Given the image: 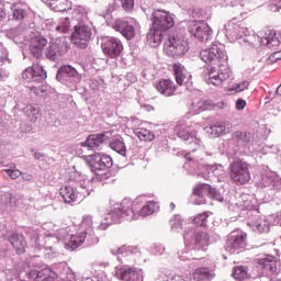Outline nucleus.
<instances>
[{"label": "nucleus", "mask_w": 281, "mask_h": 281, "mask_svg": "<svg viewBox=\"0 0 281 281\" xmlns=\"http://www.w3.org/2000/svg\"><path fill=\"white\" fill-rule=\"evenodd\" d=\"M200 58L206 65H218L220 67L218 71L215 67H211L207 70V85L221 87L225 80H229V78H232V70L227 64V53L221 49L218 45L213 44L211 47L202 49L200 52Z\"/></svg>", "instance_id": "1"}, {"label": "nucleus", "mask_w": 281, "mask_h": 281, "mask_svg": "<svg viewBox=\"0 0 281 281\" xmlns=\"http://www.w3.org/2000/svg\"><path fill=\"white\" fill-rule=\"evenodd\" d=\"M55 236L57 240H65L66 249H78L80 245H95L98 243V236L93 231V217L91 215H85L77 229V233L69 235V227L59 228L56 231Z\"/></svg>", "instance_id": "2"}, {"label": "nucleus", "mask_w": 281, "mask_h": 281, "mask_svg": "<svg viewBox=\"0 0 281 281\" xmlns=\"http://www.w3.org/2000/svg\"><path fill=\"white\" fill-rule=\"evenodd\" d=\"M153 27L147 33V43L150 47H159L166 32L175 27L173 15L162 9L155 10L151 13Z\"/></svg>", "instance_id": "3"}, {"label": "nucleus", "mask_w": 281, "mask_h": 281, "mask_svg": "<svg viewBox=\"0 0 281 281\" xmlns=\"http://www.w3.org/2000/svg\"><path fill=\"white\" fill-rule=\"evenodd\" d=\"M184 159L190 162L192 168L199 170V175H201L203 179H209V175H214L217 177L218 181H225L226 175L223 165H206L203 161V151L200 155H196V149H192L184 155Z\"/></svg>", "instance_id": "4"}, {"label": "nucleus", "mask_w": 281, "mask_h": 281, "mask_svg": "<svg viewBox=\"0 0 281 281\" xmlns=\"http://www.w3.org/2000/svg\"><path fill=\"white\" fill-rule=\"evenodd\" d=\"M142 199L143 198H136L134 202L125 199L121 203H115L113 206H110L105 221H110V223H121L122 218L133 221L135 210H137V204L142 203Z\"/></svg>", "instance_id": "5"}, {"label": "nucleus", "mask_w": 281, "mask_h": 281, "mask_svg": "<svg viewBox=\"0 0 281 281\" xmlns=\"http://www.w3.org/2000/svg\"><path fill=\"white\" fill-rule=\"evenodd\" d=\"M91 192H93V189L87 187L86 180H80L76 188L72 186H64L59 190V194L67 205H76V203H80V201L86 199V196H89Z\"/></svg>", "instance_id": "6"}, {"label": "nucleus", "mask_w": 281, "mask_h": 281, "mask_svg": "<svg viewBox=\"0 0 281 281\" xmlns=\"http://www.w3.org/2000/svg\"><path fill=\"white\" fill-rule=\"evenodd\" d=\"M228 175L231 181L235 186H245L251 180V173L249 172V162L237 158L228 166Z\"/></svg>", "instance_id": "7"}, {"label": "nucleus", "mask_w": 281, "mask_h": 281, "mask_svg": "<svg viewBox=\"0 0 281 281\" xmlns=\"http://www.w3.org/2000/svg\"><path fill=\"white\" fill-rule=\"evenodd\" d=\"M160 278L162 281H210L214 278V271L210 268H199L193 272V274H190L189 277H181L172 273L170 270H166Z\"/></svg>", "instance_id": "8"}, {"label": "nucleus", "mask_w": 281, "mask_h": 281, "mask_svg": "<svg viewBox=\"0 0 281 281\" xmlns=\"http://www.w3.org/2000/svg\"><path fill=\"white\" fill-rule=\"evenodd\" d=\"M190 49L188 41L179 37V35H169L164 46V52L170 58H183Z\"/></svg>", "instance_id": "9"}, {"label": "nucleus", "mask_w": 281, "mask_h": 281, "mask_svg": "<svg viewBox=\"0 0 281 281\" xmlns=\"http://www.w3.org/2000/svg\"><path fill=\"white\" fill-rule=\"evenodd\" d=\"M183 238L186 247H192L194 251H205L210 247V234L205 232H186Z\"/></svg>", "instance_id": "10"}, {"label": "nucleus", "mask_w": 281, "mask_h": 281, "mask_svg": "<svg viewBox=\"0 0 281 281\" xmlns=\"http://www.w3.org/2000/svg\"><path fill=\"white\" fill-rule=\"evenodd\" d=\"M56 78L58 82L66 85L69 89H76L82 80V75L72 66L64 65L58 69Z\"/></svg>", "instance_id": "11"}, {"label": "nucleus", "mask_w": 281, "mask_h": 281, "mask_svg": "<svg viewBox=\"0 0 281 281\" xmlns=\"http://www.w3.org/2000/svg\"><path fill=\"white\" fill-rule=\"evenodd\" d=\"M92 36L93 31L91 30V26L88 24H77L71 33V43L79 49H87Z\"/></svg>", "instance_id": "12"}, {"label": "nucleus", "mask_w": 281, "mask_h": 281, "mask_svg": "<svg viewBox=\"0 0 281 281\" xmlns=\"http://www.w3.org/2000/svg\"><path fill=\"white\" fill-rule=\"evenodd\" d=\"M188 32H190L191 36H194V38H198L201 43L207 44L212 41V29L204 21H190Z\"/></svg>", "instance_id": "13"}, {"label": "nucleus", "mask_w": 281, "mask_h": 281, "mask_svg": "<svg viewBox=\"0 0 281 281\" xmlns=\"http://www.w3.org/2000/svg\"><path fill=\"white\" fill-rule=\"evenodd\" d=\"M67 52H69V40L67 36H61L50 41L45 55L48 60H58Z\"/></svg>", "instance_id": "14"}, {"label": "nucleus", "mask_w": 281, "mask_h": 281, "mask_svg": "<svg viewBox=\"0 0 281 281\" xmlns=\"http://www.w3.org/2000/svg\"><path fill=\"white\" fill-rule=\"evenodd\" d=\"M225 36L232 43L243 38L244 36H251V31L243 25L238 20L233 19L225 26Z\"/></svg>", "instance_id": "15"}, {"label": "nucleus", "mask_w": 281, "mask_h": 281, "mask_svg": "<svg viewBox=\"0 0 281 281\" xmlns=\"http://www.w3.org/2000/svg\"><path fill=\"white\" fill-rule=\"evenodd\" d=\"M225 247L228 254H240L247 247V234L243 231H233L227 237Z\"/></svg>", "instance_id": "16"}, {"label": "nucleus", "mask_w": 281, "mask_h": 281, "mask_svg": "<svg viewBox=\"0 0 281 281\" xmlns=\"http://www.w3.org/2000/svg\"><path fill=\"white\" fill-rule=\"evenodd\" d=\"M46 278L48 281H76V274L72 272H68L67 263H55L53 268L46 267Z\"/></svg>", "instance_id": "17"}, {"label": "nucleus", "mask_w": 281, "mask_h": 281, "mask_svg": "<svg viewBox=\"0 0 281 281\" xmlns=\"http://www.w3.org/2000/svg\"><path fill=\"white\" fill-rule=\"evenodd\" d=\"M175 133L177 137L180 139H183V142H189V144H194V146H198L196 148H193L195 151V155H201L203 153V148H201V138L196 136V131H192L190 127H186L183 125H177L175 127Z\"/></svg>", "instance_id": "18"}, {"label": "nucleus", "mask_w": 281, "mask_h": 281, "mask_svg": "<svg viewBox=\"0 0 281 281\" xmlns=\"http://www.w3.org/2000/svg\"><path fill=\"white\" fill-rule=\"evenodd\" d=\"M137 199H142V202L136 205L137 210L134 211L132 221L139 218V216H142V218H146V216H150V214H155V212L159 210L157 202L146 201V196L144 195L137 196Z\"/></svg>", "instance_id": "19"}, {"label": "nucleus", "mask_w": 281, "mask_h": 281, "mask_svg": "<svg viewBox=\"0 0 281 281\" xmlns=\"http://www.w3.org/2000/svg\"><path fill=\"white\" fill-rule=\"evenodd\" d=\"M101 47L104 56H108V58H119V56L122 55V52H124V45L117 37H109L104 41Z\"/></svg>", "instance_id": "20"}, {"label": "nucleus", "mask_w": 281, "mask_h": 281, "mask_svg": "<svg viewBox=\"0 0 281 281\" xmlns=\"http://www.w3.org/2000/svg\"><path fill=\"white\" fill-rule=\"evenodd\" d=\"M89 166L91 171L98 175V172L108 170L113 166V158L105 154H94L90 156Z\"/></svg>", "instance_id": "21"}, {"label": "nucleus", "mask_w": 281, "mask_h": 281, "mask_svg": "<svg viewBox=\"0 0 281 281\" xmlns=\"http://www.w3.org/2000/svg\"><path fill=\"white\" fill-rule=\"evenodd\" d=\"M115 278L121 281H144V271L124 266L115 269Z\"/></svg>", "instance_id": "22"}, {"label": "nucleus", "mask_w": 281, "mask_h": 281, "mask_svg": "<svg viewBox=\"0 0 281 281\" xmlns=\"http://www.w3.org/2000/svg\"><path fill=\"white\" fill-rule=\"evenodd\" d=\"M22 78L26 80V82H43V80L47 78V71L43 69V66L34 64L23 71Z\"/></svg>", "instance_id": "23"}, {"label": "nucleus", "mask_w": 281, "mask_h": 281, "mask_svg": "<svg viewBox=\"0 0 281 281\" xmlns=\"http://www.w3.org/2000/svg\"><path fill=\"white\" fill-rule=\"evenodd\" d=\"M248 227L256 234H267L269 232V220L266 216L254 215L248 222Z\"/></svg>", "instance_id": "24"}, {"label": "nucleus", "mask_w": 281, "mask_h": 281, "mask_svg": "<svg viewBox=\"0 0 281 281\" xmlns=\"http://www.w3.org/2000/svg\"><path fill=\"white\" fill-rule=\"evenodd\" d=\"M233 142H236L239 148H251V146H256L254 135L249 132H235L233 134Z\"/></svg>", "instance_id": "25"}, {"label": "nucleus", "mask_w": 281, "mask_h": 281, "mask_svg": "<svg viewBox=\"0 0 281 281\" xmlns=\"http://www.w3.org/2000/svg\"><path fill=\"white\" fill-rule=\"evenodd\" d=\"M258 265H260L265 271L270 273H278L281 269L280 261L271 255H267L265 258L257 259Z\"/></svg>", "instance_id": "26"}, {"label": "nucleus", "mask_w": 281, "mask_h": 281, "mask_svg": "<svg viewBox=\"0 0 281 281\" xmlns=\"http://www.w3.org/2000/svg\"><path fill=\"white\" fill-rule=\"evenodd\" d=\"M204 131L209 137H221V135L229 133V124L223 121H217L213 125L206 126Z\"/></svg>", "instance_id": "27"}, {"label": "nucleus", "mask_w": 281, "mask_h": 281, "mask_svg": "<svg viewBox=\"0 0 281 281\" xmlns=\"http://www.w3.org/2000/svg\"><path fill=\"white\" fill-rule=\"evenodd\" d=\"M113 27L116 32H120L122 36L127 38V41H132V38H135V27L133 25L128 24L124 20H115Z\"/></svg>", "instance_id": "28"}, {"label": "nucleus", "mask_w": 281, "mask_h": 281, "mask_svg": "<svg viewBox=\"0 0 281 281\" xmlns=\"http://www.w3.org/2000/svg\"><path fill=\"white\" fill-rule=\"evenodd\" d=\"M211 186L207 183L198 184L193 188V199L195 205H203L205 203V196H210Z\"/></svg>", "instance_id": "29"}, {"label": "nucleus", "mask_w": 281, "mask_h": 281, "mask_svg": "<svg viewBox=\"0 0 281 281\" xmlns=\"http://www.w3.org/2000/svg\"><path fill=\"white\" fill-rule=\"evenodd\" d=\"M108 140L109 132L104 134H92L89 135L83 143H81V146H87V148H100V146Z\"/></svg>", "instance_id": "30"}, {"label": "nucleus", "mask_w": 281, "mask_h": 281, "mask_svg": "<svg viewBox=\"0 0 281 281\" xmlns=\"http://www.w3.org/2000/svg\"><path fill=\"white\" fill-rule=\"evenodd\" d=\"M47 45V40L43 36H35L31 40L30 52L35 58L43 56V49Z\"/></svg>", "instance_id": "31"}, {"label": "nucleus", "mask_w": 281, "mask_h": 281, "mask_svg": "<svg viewBox=\"0 0 281 281\" xmlns=\"http://www.w3.org/2000/svg\"><path fill=\"white\" fill-rule=\"evenodd\" d=\"M156 89L166 98H170V95H175L177 87L175 86V82H172V80L161 79L160 81H158V83H156Z\"/></svg>", "instance_id": "32"}, {"label": "nucleus", "mask_w": 281, "mask_h": 281, "mask_svg": "<svg viewBox=\"0 0 281 281\" xmlns=\"http://www.w3.org/2000/svg\"><path fill=\"white\" fill-rule=\"evenodd\" d=\"M12 21H23L27 16V7L21 2L12 3L10 7Z\"/></svg>", "instance_id": "33"}, {"label": "nucleus", "mask_w": 281, "mask_h": 281, "mask_svg": "<svg viewBox=\"0 0 281 281\" xmlns=\"http://www.w3.org/2000/svg\"><path fill=\"white\" fill-rule=\"evenodd\" d=\"M260 43L266 47H278L281 43V36L273 30H268L266 35L261 37Z\"/></svg>", "instance_id": "34"}, {"label": "nucleus", "mask_w": 281, "mask_h": 281, "mask_svg": "<svg viewBox=\"0 0 281 281\" xmlns=\"http://www.w3.org/2000/svg\"><path fill=\"white\" fill-rule=\"evenodd\" d=\"M71 19L72 21H77L78 25H87L89 23V10L85 7H77L71 10Z\"/></svg>", "instance_id": "35"}, {"label": "nucleus", "mask_w": 281, "mask_h": 281, "mask_svg": "<svg viewBox=\"0 0 281 281\" xmlns=\"http://www.w3.org/2000/svg\"><path fill=\"white\" fill-rule=\"evenodd\" d=\"M260 184L263 188H273L274 190H281L280 178L273 177L272 173H262Z\"/></svg>", "instance_id": "36"}, {"label": "nucleus", "mask_w": 281, "mask_h": 281, "mask_svg": "<svg viewBox=\"0 0 281 281\" xmlns=\"http://www.w3.org/2000/svg\"><path fill=\"white\" fill-rule=\"evenodd\" d=\"M47 5L54 12H71V1L69 0H48Z\"/></svg>", "instance_id": "37"}, {"label": "nucleus", "mask_w": 281, "mask_h": 281, "mask_svg": "<svg viewBox=\"0 0 281 281\" xmlns=\"http://www.w3.org/2000/svg\"><path fill=\"white\" fill-rule=\"evenodd\" d=\"M173 72L176 76V82L180 86L183 85V82H188V80L192 78L190 72L186 70V67L179 63L173 65Z\"/></svg>", "instance_id": "38"}, {"label": "nucleus", "mask_w": 281, "mask_h": 281, "mask_svg": "<svg viewBox=\"0 0 281 281\" xmlns=\"http://www.w3.org/2000/svg\"><path fill=\"white\" fill-rule=\"evenodd\" d=\"M25 115L33 124L41 122V108L37 105L29 104L23 109Z\"/></svg>", "instance_id": "39"}, {"label": "nucleus", "mask_w": 281, "mask_h": 281, "mask_svg": "<svg viewBox=\"0 0 281 281\" xmlns=\"http://www.w3.org/2000/svg\"><path fill=\"white\" fill-rule=\"evenodd\" d=\"M9 241L11 243L12 247L15 248L16 254L25 252V237H23V235L14 233L9 238Z\"/></svg>", "instance_id": "40"}, {"label": "nucleus", "mask_w": 281, "mask_h": 281, "mask_svg": "<svg viewBox=\"0 0 281 281\" xmlns=\"http://www.w3.org/2000/svg\"><path fill=\"white\" fill-rule=\"evenodd\" d=\"M134 135L140 139V142H153L155 134L144 127H137L134 130Z\"/></svg>", "instance_id": "41"}, {"label": "nucleus", "mask_w": 281, "mask_h": 281, "mask_svg": "<svg viewBox=\"0 0 281 281\" xmlns=\"http://www.w3.org/2000/svg\"><path fill=\"white\" fill-rule=\"evenodd\" d=\"M47 273H49V270H46V267L42 270H31L27 273V278L30 280H36V281H49V278H47Z\"/></svg>", "instance_id": "42"}, {"label": "nucleus", "mask_w": 281, "mask_h": 281, "mask_svg": "<svg viewBox=\"0 0 281 281\" xmlns=\"http://www.w3.org/2000/svg\"><path fill=\"white\" fill-rule=\"evenodd\" d=\"M7 36L11 41H14L16 44L23 43L24 36H23V29L15 27L7 31Z\"/></svg>", "instance_id": "43"}, {"label": "nucleus", "mask_w": 281, "mask_h": 281, "mask_svg": "<svg viewBox=\"0 0 281 281\" xmlns=\"http://www.w3.org/2000/svg\"><path fill=\"white\" fill-rule=\"evenodd\" d=\"M112 254H116L117 256H131L139 254V249L137 246H122L116 250H112Z\"/></svg>", "instance_id": "44"}, {"label": "nucleus", "mask_w": 281, "mask_h": 281, "mask_svg": "<svg viewBox=\"0 0 281 281\" xmlns=\"http://www.w3.org/2000/svg\"><path fill=\"white\" fill-rule=\"evenodd\" d=\"M110 148L119 153L122 157H126V145L122 138H116L112 143H110Z\"/></svg>", "instance_id": "45"}, {"label": "nucleus", "mask_w": 281, "mask_h": 281, "mask_svg": "<svg viewBox=\"0 0 281 281\" xmlns=\"http://www.w3.org/2000/svg\"><path fill=\"white\" fill-rule=\"evenodd\" d=\"M59 26H56L57 34H67L71 27V18H61L58 22Z\"/></svg>", "instance_id": "46"}, {"label": "nucleus", "mask_w": 281, "mask_h": 281, "mask_svg": "<svg viewBox=\"0 0 281 281\" xmlns=\"http://www.w3.org/2000/svg\"><path fill=\"white\" fill-rule=\"evenodd\" d=\"M207 218H210V212H204L202 214L196 215L193 218V223L198 227H207Z\"/></svg>", "instance_id": "47"}, {"label": "nucleus", "mask_w": 281, "mask_h": 281, "mask_svg": "<svg viewBox=\"0 0 281 281\" xmlns=\"http://www.w3.org/2000/svg\"><path fill=\"white\" fill-rule=\"evenodd\" d=\"M233 278L237 281L247 280V268L239 266L234 269Z\"/></svg>", "instance_id": "48"}, {"label": "nucleus", "mask_w": 281, "mask_h": 281, "mask_svg": "<svg viewBox=\"0 0 281 281\" xmlns=\"http://www.w3.org/2000/svg\"><path fill=\"white\" fill-rule=\"evenodd\" d=\"M170 225L172 232H179L180 229H183V220L181 218V215H175L170 220Z\"/></svg>", "instance_id": "49"}, {"label": "nucleus", "mask_w": 281, "mask_h": 281, "mask_svg": "<svg viewBox=\"0 0 281 281\" xmlns=\"http://www.w3.org/2000/svg\"><path fill=\"white\" fill-rule=\"evenodd\" d=\"M3 172L9 177L10 179H19L21 177L22 172L21 170L16 169V166L13 165L10 168L3 169Z\"/></svg>", "instance_id": "50"}, {"label": "nucleus", "mask_w": 281, "mask_h": 281, "mask_svg": "<svg viewBox=\"0 0 281 281\" xmlns=\"http://www.w3.org/2000/svg\"><path fill=\"white\" fill-rule=\"evenodd\" d=\"M150 251L154 256H164V254H166V246L161 244H153Z\"/></svg>", "instance_id": "51"}, {"label": "nucleus", "mask_w": 281, "mask_h": 281, "mask_svg": "<svg viewBox=\"0 0 281 281\" xmlns=\"http://www.w3.org/2000/svg\"><path fill=\"white\" fill-rule=\"evenodd\" d=\"M209 196L210 199H214L215 201L223 203V195H221V192H218V190L212 187H210Z\"/></svg>", "instance_id": "52"}, {"label": "nucleus", "mask_w": 281, "mask_h": 281, "mask_svg": "<svg viewBox=\"0 0 281 281\" xmlns=\"http://www.w3.org/2000/svg\"><path fill=\"white\" fill-rule=\"evenodd\" d=\"M123 10L130 11L133 10V7L135 5V0H119Z\"/></svg>", "instance_id": "53"}, {"label": "nucleus", "mask_w": 281, "mask_h": 281, "mask_svg": "<svg viewBox=\"0 0 281 281\" xmlns=\"http://www.w3.org/2000/svg\"><path fill=\"white\" fill-rule=\"evenodd\" d=\"M85 281H109V279L106 278L105 274H103V272H101L91 278H86Z\"/></svg>", "instance_id": "54"}, {"label": "nucleus", "mask_w": 281, "mask_h": 281, "mask_svg": "<svg viewBox=\"0 0 281 281\" xmlns=\"http://www.w3.org/2000/svg\"><path fill=\"white\" fill-rule=\"evenodd\" d=\"M248 87L249 81H241L239 83H236L234 89L237 93H240V91H245V89H248Z\"/></svg>", "instance_id": "55"}, {"label": "nucleus", "mask_w": 281, "mask_h": 281, "mask_svg": "<svg viewBox=\"0 0 281 281\" xmlns=\"http://www.w3.org/2000/svg\"><path fill=\"white\" fill-rule=\"evenodd\" d=\"M0 63H3L4 65L5 63H8L9 65L10 63H12V59L8 57V49L5 48L1 49Z\"/></svg>", "instance_id": "56"}, {"label": "nucleus", "mask_w": 281, "mask_h": 281, "mask_svg": "<svg viewBox=\"0 0 281 281\" xmlns=\"http://www.w3.org/2000/svg\"><path fill=\"white\" fill-rule=\"evenodd\" d=\"M231 3H234V5H240L241 8L249 9L250 0H231Z\"/></svg>", "instance_id": "57"}, {"label": "nucleus", "mask_w": 281, "mask_h": 281, "mask_svg": "<svg viewBox=\"0 0 281 281\" xmlns=\"http://www.w3.org/2000/svg\"><path fill=\"white\" fill-rule=\"evenodd\" d=\"M235 106L237 111H244L245 106H247V101L244 99H237L235 102Z\"/></svg>", "instance_id": "58"}, {"label": "nucleus", "mask_w": 281, "mask_h": 281, "mask_svg": "<svg viewBox=\"0 0 281 281\" xmlns=\"http://www.w3.org/2000/svg\"><path fill=\"white\" fill-rule=\"evenodd\" d=\"M111 176V173L110 172H106V173H104V176H98V175H94L91 179H90V183H92V186H93V183H98V181H100V179H101V181L102 180H104V177L106 178V177H110Z\"/></svg>", "instance_id": "59"}, {"label": "nucleus", "mask_w": 281, "mask_h": 281, "mask_svg": "<svg viewBox=\"0 0 281 281\" xmlns=\"http://www.w3.org/2000/svg\"><path fill=\"white\" fill-rule=\"evenodd\" d=\"M178 258L179 260L186 261V260H190V252L188 251H178Z\"/></svg>", "instance_id": "60"}, {"label": "nucleus", "mask_w": 281, "mask_h": 281, "mask_svg": "<svg viewBox=\"0 0 281 281\" xmlns=\"http://www.w3.org/2000/svg\"><path fill=\"white\" fill-rule=\"evenodd\" d=\"M199 104H200V109H202V111H205V109H207L205 106H212L213 103H212V100H203V101H200Z\"/></svg>", "instance_id": "61"}, {"label": "nucleus", "mask_w": 281, "mask_h": 281, "mask_svg": "<svg viewBox=\"0 0 281 281\" xmlns=\"http://www.w3.org/2000/svg\"><path fill=\"white\" fill-rule=\"evenodd\" d=\"M10 72L5 69H0V81L8 80Z\"/></svg>", "instance_id": "62"}, {"label": "nucleus", "mask_w": 281, "mask_h": 281, "mask_svg": "<svg viewBox=\"0 0 281 281\" xmlns=\"http://www.w3.org/2000/svg\"><path fill=\"white\" fill-rule=\"evenodd\" d=\"M271 63H277V60H281V52H276L270 55Z\"/></svg>", "instance_id": "63"}, {"label": "nucleus", "mask_w": 281, "mask_h": 281, "mask_svg": "<svg viewBox=\"0 0 281 281\" xmlns=\"http://www.w3.org/2000/svg\"><path fill=\"white\" fill-rule=\"evenodd\" d=\"M273 225H279L281 227V213H277L273 217Z\"/></svg>", "instance_id": "64"}]
</instances>
